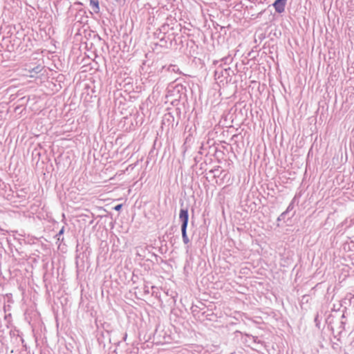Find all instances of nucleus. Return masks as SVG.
I'll return each mask as SVG.
<instances>
[{"label":"nucleus","instance_id":"obj_10","mask_svg":"<svg viewBox=\"0 0 354 354\" xmlns=\"http://www.w3.org/2000/svg\"><path fill=\"white\" fill-rule=\"evenodd\" d=\"M64 227H63L60 230V231L59 232V233H58V234H57V235H58V236H60L61 234H62L64 233Z\"/></svg>","mask_w":354,"mask_h":354},{"label":"nucleus","instance_id":"obj_12","mask_svg":"<svg viewBox=\"0 0 354 354\" xmlns=\"http://www.w3.org/2000/svg\"><path fill=\"white\" fill-rule=\"evenodd\" d=\"M0 231H3V230L1 229V227H0Z\"/></svg>","mask_w":354,"mask_h":354},{"label":"nucleus","instance_id":"obj_8","mask_svg":"<svg viewBox=\"0 0 354 354\" xmlns=\"http://www.w3.org/2000/svg\"><path fill=\"white\" fill-rule=\"evenodd\" d=\"M167 70L169 71H172V72L176 73L178 71L179 68L176 65H170L168 66Z\"/></svg>","mask_w":354,"mask_h":354},{"label":"nucleus","instance_id":"obj_3","mask_svg":"<svg viewBox=\"0 0 354 354\" xmlns=\"http://www.w3.org/2000/svg\"><path fill=\"white\" fill-rule=\"evenodd\" d=\"M230 71V68H224L223 70V69H219V68H217L215 72H214V75L216 78H219L220 76H224V73L228 75L229 73H228V71Z\"/></svg>","mask_w":354,"mask_h":354},{"label":"nucleus","instance_id":"obj_9","mask_svg":"<svg viewBox=\"0 0 354 354\" xmlns=\"http://www.w3.org/2000/svg\"><path fill=\"white\" fill-rule=\"evenodd\" d=\"M122 204H119L114 207V209L116 211H119L122 208Z\"/></svg>","mask_w":354,"mask_h":354},{"label":"nucleus","instance_id":"obj_7","mask_svg":"<svg viewBox=\"0 0 354 354\" xmlns=\"http://www.w3.org/2000/svg\"><path fill=\"white\" fill-rule=\"evenodd\" d=\"M228 60H230V61H231V60H232V59H231L230 57H225L222 58L221 61H214V65H216V64H218L219 62H223V63H224V64H227Z\"/></svg>","mask_w":354,"mask_h":354},{"label":"nucleus","instance_id":"obj_5","mask_svg":"<svg viewBox=\"0 0 354 354\" xmlns=\"http://www.w3.org/2000/svg\"><path fill=\"white\" fill-rule=\"evenodd\" d=\"M90 5L95 13L99 12L100 6H99V1L98 0H90Z\"/></svg>","mask_w":354,"mask_h":354},{"label":"nucleus","instance_id":"obj_4","mask_svg":"<svg viewBox=\"0 0 354 354\" xmlns=\"http://www.w3.org/2000/svg\"><path fill=\"white\" fill-rule=\"evenodd\" d=\"M294 208V201H292L288 206L286 210L283 212L278 218V221L283 220L286 214Z\"/></svg>","mask_w":354,"mask_h":354},{"label":"nucleus","instance_id":"obj_6","mask_svg":"<svg viewBox=\"0 0 354 354\" xmlns=\"http://www.w3.org/2000/svg\"><path fill=\"white\" fill-rule=\"evenodd\" d=\"M183 241L185 244L189 242V239L187 234V228H181Z\"/></svg>","mask_w":354,"mask_h":354},{"label":"nucleus","instance_id":"obj_11","mask_svg":"<svg viewBox=\"0 0 354 354\" xmlns=\"http://www.w3.org/2000/svg\"><path fill=\"white\" fill-rule=\"evenodd\" d=\"M8 317H10V314H9L8 315H6L5 319H7Z\"/></svg>","mask_w":354,"mask_h":354},{"label":"nucleus","instance_id":"obj_2","mask_svg":"<svg viewBox=\"0 0 354 354\" xmlns=\"http://www.w3.org/2000/svg\"><path fill=\"white\" fill-rule=\"evenodd\" d=\"M287 0H276L272 6L277 13H282L285 11Z\"/></svg>","mask_w":354,"mask_h":354},{"label":"nucleus","instance_id":"obj_1","mask_svg":"<svg viewBox=\"0 0 354 354\" xmlns=\"http://www.w3.org/2000/svg\"><path fill=\"white\" fill-rule=\"evenodd\" d=\"M179 218L182 222L181 228H187L188 225L189 214L187 209H180Z\"/></svg>","mask_w":354,"mask_h":354}]
</instances>
